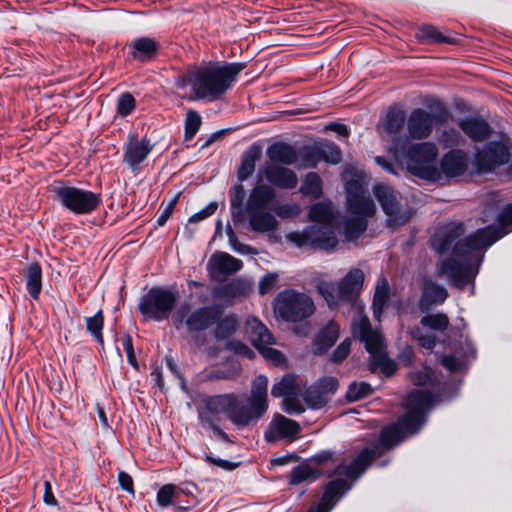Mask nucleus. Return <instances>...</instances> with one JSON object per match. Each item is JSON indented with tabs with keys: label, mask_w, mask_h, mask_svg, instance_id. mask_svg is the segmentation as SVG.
Wrapping results in <instances>:
<instances>
[{
	"label": "nucleus",
	"mask_w": 512,
	"mask_h": 512,
	"mask_svg": "<svg viewBox=\"0 0 512 512\" xmlns=\"http://www.w3.org/2000/svg\"><path fill=\"white\" fill-rule=\"evenodd\" d=\"M267 387V378L257 376L252 382L246 404L238 401L235 394L205 396L197 406L200 424L204 428L220 424L223 414L238 427L257 422L268 409Z\"/></svg>",
	"instance_id": "obj_1"
},
{
	"label": "nucleus",
	"mask_w": 512,
	"mask_h": 512,
	"mask_svg": "<svg viewBox=\"0 0 512 512\" xmlns=\"http://www.w3.org/2000/svg\"><path fill=\"white\" fill-rule=\"evenodd\" d=\"M464 233V223H449L435 234L432 241L433 248L440 254L446 253L452 249L453 256L440 264L438 275L446 277L453 285L461 290L471 281L469 267L471 256L474 252L481 250H470L465 246L458 249V245L467 241V237L461 239Z\"/></svg>",
	"instance_id": "obj_2"
},
{
	"label": "nucleus",
	"mask_w": 512,
	"mask_h": 512,
	"mask_svg": "<svg viewBox=\"0 0 512 512\" xmlns=\"http://www.w3.org/2000/svg\"><path fill=\"white\" fill-rule=\"evenodd\" d=\"M276 197L275 190L268 184H258L251 190L243 209L245 190L242 185L234 188L231 196V216L234 222L241 221L245 214L250 229L258 234L274 233L279 226L275 215L268 211Z\"/></svg>",
	"instance_id": "obj_3"
},
{
	"label": "nucleus",
	"mask_w": 512,
	"mask_h": 512,
	"mask_svg": "<svg viewBox=\"0 0 512 512\" xmlns=\"http://www.w3.org/2000/svg\"><path fill=\"white\" fill-rule=\"evenodd\" d=\"M434 396L428 390H414L405 399L406 413L396 424L382 429L380 444L390 449L406 436L415 434L425 423L426 414L432 408Z\"/></svg>",
	"instance_id": "obj_4"
},
{
	"label": "nucleus",
	"mask_w": 512,
	"mask_h": 512,
	"mask_svg": "<svg viewBox=\"0 0 512 512\" xmlns=\"http://www.w3.org/2000/svg\"><path fill=\"white\" fill-rule=\"evenodd\" d=\"M245 68L243 63H214L189 73L194 99L214 101L222 97Z\"/></svg>",
	"instance_id": "obj_5"
},
{
	"label": "nucleus",
	"mask_w": 512,
	"mask_h": 512,
	"mask_svg": "<svg viewBox=\"0 0 512 512\" xmlns=\"http://www.w3.org/2000/svg\"><path fill=\"white\" fill-rule=\"evenodd\" d=\"M309 217L316 223L301 232L288 233L287 241L297 247L311 246L326 251L334 249L338 240L330 225L333 219L332 208L327 204L317 203L310 208Z\"/></svg>",
	"instance_id": "obj_6"
},
{
	"label": "nucleus",
	"mask_w": 512,
	"mask_h": 512,
	"mask_svg": "<svg viewBox=\"0 0 512 512\" xmlns=\"http://www.w3.org/2000/svg\"><path fill=\"white\" fill-rule=\"evenodd\" d=\"M347 210L351 216L344 226L345 237L348 241L359 238L367 229V219L374 215L376 207L364 187L361 178H351L345 184Z\"/></svg>",
	"instance_id": "obj_7"
},
{
	"label": "nucleus",
	"mask_w": 512,
	"mask_h": 512,
	"mask_svg": "<svg viewBox=\"0 0 512 512\" xmlns=\"http://www.w3.org/2000/svg\"><path fill=\"white\" fill-rule=\"evenodd\" d=\"M313 299L306 293L295 289H285L274 301V312L287 322H300L315 313Z\"/></svg>",
	"instance_id": "obj_8"
},
{
	"label": "nucleus",
	"mask_w": 512,
	"mask_h": 512,
	"mask_svg": "<svg viewBox=\"0 0 512 512\" xmlns=\"http://www.w3.org/2000/svg\"><path fill=\"white\" fill-rule=\"evenodd\" d=\"M437 156L438 148L432 142L412 144L406 152L408 169L420 178L437 181L441 178V172L435 166Z\"/></svg>",
	"instance_id": "obj_9"
},
{
	"label": "nucleus",
	"mask_w": 512,
	"mask_h": 512,
	"mask_svg": "<svg viewBox=\"0 0 512 512\" xmlns=\"http://www.w3.org/2000/svg\"><path fill=\"white\" fill-rule=\"evenodd\" d=\"M354 334H357L366 350L373 358L372 365L380 368L385 374L391 375L396 370V365L383 353V337L377 329H373L368 317H360L354 324Z\"/></svg>",
	"instance_id": "obj_10"
},
{
	"label": "nucleus",
	"mask_w": 512,
	"mask_h": 512,
	"mask_svg": "<svg viewBox=\"0 0 512 512\" xmlns=\"http://www.w3.org/2000/svg\"><path fill=\"white\" fill-rule=\"evenodd\" d=\"M177 302V293L153 287L139 301L138 309L146 318L155 321L168 319Z\"/></svg>",
	"instance_id": "obj_11"
},
{
	"label": "nucleus",
	"mask_w": 512,
	"mask_h": 512,
	"mask_svg": "<svg viewBox=\"0 0 512 512\" xmlns=\"http://www.w3.org/2000/svg\"><path fill=\"white\" fill-rule=\"evenodd\" d=\"M449 113L442 103H437L434 113L422 108L411 111L407 119V132L410 138L423 140L428 138L438 123L446 122Z\"/></svg>",
	"instance_id": "obj_12"
},
{
	"label": "nucleus",
	"mask_w": 512,
	"mask_h": 512,
	"mask_svg": "<svg viewBox=\"0 0 512 512\" xmlns=\"http://www.w3.org/2000/svg\"><path fill=\"white\" fill-rule=\"evenodd\" d=\"M498 226H489L478 229L475 233L467 237V241L458 245V249L465 246L468 249H486L497 240L512 230V204L503 208L498 217Z\"/></svg>",
	"instance_id": "obj_13"
},
{
	"label": "nucleus",
	"mask_w": 512,
	"mask_h": 512,
	"mask_svg": "<svg viewBox=\"0 0 512 512\" xmlns=\"http://www.w3.org/2000/svg\"><path fill=\"white\" fill-rule=\"evenodd\" d=\"M374 195L380 203L384 213L388 216L390 226L405 224L412 218L411 210H402L400 194L389 185L380 183L373 188Z\"/></svg>",
	"instance_id": "obj_14"
},
{
	"label": "nucleus",
	"mask_w": 512,
	"mask_h": 512,
	"mask_svg": "<svg viewBox=\"0 0 512 512\" xmlns=\"http://www.w3.org/2000/svg\"><path fill=\"white\" fill-rule=\"evenodd\" d=\"M57 195L66 208L77 214L90 213L101 202L99 194L75 187H61Z\"/></svg>",
	"instance_id": "obj_15"
},
{
	"label": "nucleus",
	"mask_w": 512,
	"mask_h": 512,
	"mask_svg": "<svg viewBox=\"0 0 512 512\" xmlns=\"http://www.w3.org/2000/svg\"><path fill=\"white\" fill-rule=\"evenodd\" d=\"M364 282V273L359 268L351 269L346 276L338 283V290L341 302H348L352 304L357 310V315L353 320L352 328L354 329L355 322L358 323L360 317H367L363 315V304L358 302V297L361 292Z\"/></svg>",
	"instance_id": "obj_16"
},
{
	"label": "nucleus",
	"mask_w": 512,
	"mask_h": 512,
	"mask_svg": "<svg viewBox=\"0 0 512 512\" xmlns=\"http://www.w3.org/2000/svg\"><path fill=\"white\" fill-rule=\"evenodd\" d=\"M509 159L510 153L505 145L500 142H491L476 153L475 166L479 172L487 173L506 164Z\"/></svg>",
	"instance_id": "obj_17"
},
{
	"label": "nucleus",
	"mask_w": 512,
	"mask_h": 512,
	"mask_svg": "<svg viewBox=\"0 0 512 512\" xmlns=\"http://www.w3.org/2000/svg\"><path fill=\"white\" fill-rule=\"evenodd\" d=\"M300 430V425L297 421L281 414H276L269 423L264 438L269 443H275L280 440L292 442L298 438Z\"/></svg>",
	"instance_id": "obj_18"
},
{
	"label": "nucleus",
	"mask_w": 512,
	"mask_h": 512,
	"mask_svg": "<svg viewBox=\"0 0 512 512\" xmlns=\"http://www.w3.org/2000/svg\"><path fill=\"white\" fill-rule=\"evenodd\" d=\"M381 455V451L378 447L375 448H364L355 459L349 464H340L336 469V474L345 475L351 480L359 478L367 469V467Z\"/></svg>",
	"instance_id": "obj_19"
},
{
	"label": "nucleus",
	"mask_w": 512,
	"mask_h": 512,
	"mask_svg": "<svg viewBox=\"0 0 512 512\" xmlns=\"http://www.w3.org/2000/svg\"><path fill=\"white\" fill-rule=\"evenodd\" d=\"M461 131L473 142H483L488 139L493 128L481 115H468L457 122Z\"/></svg>",
	"instance_id": "obj_20"
},
{
	"label": "nucleus",
	"mask_w": 512,
	"mask_h": 512,
	"mask_svg": "<svg viewBox=\"0 0 512 512\" xmlns=\"http://www.w3.org/2000/svg\"><path fill=\"white\" fill-rule=\"evenodd\" d=\"M263 174L268 183L280 189L291 190L298 184L296 173L280 164L266 163Z\"/></svg>",
	"instance_id": "obj_21"
},
{
	"label": "nucleus",
	"mask_w": 512,
	"mask_h": 512,
	"mask_svg": "<svg viewBox=\"0 0 512 512\" xmlns=\"http://www.w3.org/2000/svg\"><path fill=\"white\" fill-rule=\"evenodd\" d=\"M243 263L241 260L231 256L226 252L214 253L207 262L209 275L216 279L219 276H229L241 270Z\"/></svg>",
	"instance_id": "obj_22"
},
{
	"label": "nucleus",
	"mask_w": 512,
	"mask_h": 512,
	"mask_svg": "<svg viewBox=\"0 0 512 512\" xmlns=\"http://www.w3.org/2000/svg\"><path fill=\"white\" fill-rule=\"evenodd\" d=\"M222 317V311L215 306L201 307L194 310L186 319L189 332L204 331Z\"/></svg>",
	"instance_id": "obj_23"
},
{
	"label": "nucleus",
	"mask_w": 512,
	"mask_h": 512,
	"mask_svg": "<svg viewBox=\"0 0 512 512\" xmlns=\"http://www.w3.org/2000/svg\"><path fill=\"white\" fill-rule=\"evenodd\" d=\"M351 488L346 479L338 478L330 481L324 490V494L315 507H311L307 512H329L342 495Z\"/></svg>",
	"instance_id": "obj_24"
},
{
	"label": "nucleus",
	"mask_w": 512,
	"mask_h": 512,
	"mask_svg": "<svg viewBox=\"0 0 512 512\" xmlns=\"http://www.w3.org/2000/svg\"><path fill=\"white\" fill-rule=\"evenodd\" d=\"M447 297L448 292L444 286L431 279H424L418 307L421 312H427L432 307L443 304Z\"/></svg>",
	"instance_id": "obj_25"
},
{
	"label": "nucleus",
	"mask_w": 512,
	"mask_h": 512,
	"mask_svg": "<svg viewBox=\"0 0 512 512\" xmlns=\"http://www.w3.org/2000/svg\"><path fill=\"white\" fill-rule=\"evenodd\" d=\"M152 149L153 145L149 139L143 138L138 141L133 137L126 145L124 162L133 169H137L138 165L146 159Z\"/></svg>",
	"instance_id": "obj_26"
},
{
	"label": "nucleus",
	"mask_w": 512,
	"mask_h": 512,
	"mask_svg": "<svg viewBox=\"0 0 512 512\" xmlns=\"http://www.w3.org/2000/svg\"><path fill=\"white\" fill-rule=\"evenodd\" d=\"M467 169V154L459 149L446 153L441 160L440 172L448 177L462 175Z\"/></svg>",
	"instance_id": "obj_27"
},
{
	"label": "nucleus",
	"mask_w": 512,
	"mask_h": 512,
	"mask_svg": "<svg viewBox=\"0 0 512 512\" xmlns=\"http://www.w3.org/2000/svg\"><path fill=\"white\" fill-rule=\"evenodd\" d=\"M246 333L256 349H262L264 346H270L274 343L272 334L266 326L256 318L247 320Z\"/></svg>",
	"instance_id": "obj_28"
},
{
	"label": "nucleus",
	"mask_w": 512,
	"mask_h": 512,
	"mask_svg": "<svg viewBox=\"0 0 512 512\" xmlns=\"http://www.w3.org/2000/svg\"><path fill=\"white\" fill-rule=\"evenodd\" d=\"M269 163L292 165L298 161V151L287 143L276 142L267 149Z\"/></svg>",
	"instance_id": "obj_29"
},
{
	"label": "nucleus",
	"mask_w": 512,
	"mask_h": 512,
	"mask_svg": "<svg viewBox=\"0 0 512 512\" xmlns=\"http://www.w3.org/2000/svg\"><path fill=\"white\" fill-rule=\"evenodd\" d=\"M340 326L334 321H330L315 337L314 353L322 354L330 349L339 338Z\"/></svg>",
	"instance_id": "obj_30"
},
{
	"label": "nucleus",
	"mask_w": 512,
	"mask_h": 512,
	"mask_svg": "<svg viewBox=\"0 0 512 512\" xmlns=\"http://www.w3.org/2000/svg\"><path fill=\"white\" fill-rule=\"evenodd\" d=\"M390 299V286L385 277L378 279L372 302L374 318L381 320L383 311L387 308Z\"/></svg>",
	"instance_id": "obj_31"
},
{
	"label": "nucleus",
	"mask_w": 512,
	"mask_h": 512,
	"mask_svg": "<svg viewBox=\"0 0 512 512\" xmlns=\"http://www.w3.org/2000/svg\"><path fill=\"white\" fill-rule=\"evenodd\" d=\"M261 154L262 147L258 143L252 144L243 154L241 165L238 169V179L240 181L247 180L254 173L256 162L260 159Z\"/></svg>",
	"instance_id": "obj_32"
},
{
	"label": "nucleus",
	"mask_w": 512,
	"mask_h": 512,
	"mask_svg": "<svg viewBox=\"0 0 512 512\" xmlns=\"http://www.w3.org/2000/svg\"><path fill=\"white\" fill-rule=\"evenodd\" d=\"M26 287L30 296L37 300L42 288V268L39 263H30L24 271Z\"/></svg>",
	"instance_id": "obj_33"
},
{
	"label": "nucleus",
	"mask_w": 512,
	"mask_h": 512,
	"mask_svg": "<svg viewBox=\"0 0 512 512\" xmlns=\"http://www.w3.org/2000/svg\"><path fill=\"white\" fill-rule=\"evenodd\" d=\"M416 38L423 43H449L454 44L456 40L452 37L445 36L442 32L431 24H423L418 27Z\"/></svg>",
	"instance_id": "obj_34"
},
{
	"label": "nucleus",
	"mask_w": 512,
	"mask_h": 512,
	"mask_svg": "<svg viewBox=\"0 0 512 512\" xmlns=\"http://www.w3.org/2000/svg\"><path fill=\"white\" fill-rule=\"evenodd\" d=\"M248 290V286L243 281L234 279L219 287L215 293V296L223 300H230L233 298L246 296Z\"/></svg>",
	"instance_id": "obj_35"
},
{
	"label": "nucleus",
	"mask_w": 512,
	"mask_h": 512,
	"mask_svg": "<svg viewBox=\"0 0 512 512\" xmlns=\"http://www.w3.org/2000/svg\"><path fill=\"white\" fill-rule=\"evenodd\" d=\"M300 391L299 385L296 383V377L291 374H286L282 379L275 383L271 389V394L274 397H289L296 395Z\"/></svg>",
	"instance_id": "obj_36"
},
{
	"label": "nucleus",
	"mask_w": 512,
	"mask_h": 512,
	"mask_svg": "<svg viewBox=\"0 0 512 512\" xmlns=\"http://www.w3.org/2000/svg\"><path fill=\"white\" fill-rule=\"evenodd\" d=\"M320 475L317 469L312 468L307 463H301L300 465L293 468L289 474V483L291 485H298L305 481H314Z\"/></svg>",
	"instance_id": "obj_37"
},
{
	"label": "nucleus",
	"mask_w": 512,
	"mask_h": 512,
	"mask_svg": "<svg viewBox=\"0 0 512 512\" xmlns=\"http://www.w3.org/2000/svg\"><path fill=\"white\" fill-rule=\"evenodd\" d=\"M133 48V57L141 61H145L155 55L157 51V44L153 39L144 37L136 39L133 43Z\"/></svg>",
	"instance_id": "obj_38"
},
{
	"label": "nucleus",
	"mask_w": 512,
	"mask_h": 512,
	"mask_svg": "<svg viewBox=\"0 0 512 512\" xmlns=\"http://www.w3.org/2000/svg\"><path fill=\"white\" fill-rule=\"evenodd\" d=\"M316 290L325 299L331 309L336 308L341 302L338 286H335L333 282L318 281Z\"/></svg>",
	"instance_id": "obj_39"
},
{
	"label": "nucleus",
	"mask_w": 512,
	"mask_h": 512,
	"mask_svg": "<svg viewBox=\"0 0 512 512\" xmlns=\"http://www.w3.org/2000/svg\"><path fill=\"white\" fill-rule=\"evenodd\" d=\"M298 160L301 168H315L321 161L318 143L301 147L298 151Z\"/></svg>",
	"instance_id": "obj_40"
},
{
	"label": "nucleus",
	"mask_w": 512,
	"mask_h": 512,
	"mask_svg": "<svg viewBox=\"0 0 512 512\" xmlns=\"http://www.w3.org/2000/svg\"><path fill=\"white\" fill-rule=\"evenodd\" d=\"M437 140L445 149L457 147L465 143V138L453 127H446L442 129L438 134Z\"/></svg>",
	"instance_id": "obj_41"
},
{
	"label": "nucleus",
	"mask_w": 512,
	"mask_h": 512,
	"mask_svg": "<svg viewBox=\"0 0 512 512\" xmlns=\"http://www.w3.org/2000/svg\"><path fill=\"white\" fill-rule=\"evenodd\" d=\"M214 330V337L218 340L225 339L236 332L239 326L238 319L235 315H228L223 319H219Z\"/></svg>",
	"instance_id": "obj_42"
},
{
	"label": "nucleus",
	"mask_w": 512,
	"mask_h": 512,
	"mask_svg": "<svg viewBox=\"0 0 512 512\" xmlns=\"http://www.w3.org/2000/svg\"><path fill=\"white\" fill-rule=\"evenodd\" d=\"M405 123L404 111L400 108H390L387 111L384 128L390 134L398 133Z\"/></svg>",
	"instance_id": "obj_43"
},
{
	"label": "nucleus",
	"mask_w": 512,
	"mask_h": 512,
	"mask_svg": "<svg viewBox=\"0 0 512 512\" xmlns=\"http://www.w3.org/2000/svg\"><path fill=\"white\" fill-rule=\"evenodd\" d=\"M300 192L304 195L319 198L322 195V180L315 172L308 173L300 187Z\"/></svg>",
	"instance_id": "obj_44"
},
{
	"label": "nucleus",
	"mask_w": 512,
	"mask_h": 512,
	"mask_svg": "<svg viewBox=\"0 0 512 512\" xmlns=\"http://www.w3.org/2000/svg\"><path fill=\"white\" fill-rule=\"evenodd\" d=\"M421 325L436 332H444L449 324V318L444 313L427 314L421 318Z\"/></svg>",
	"instance_id": "obj_45"
},
{
	"label": "nucleus",
	"mask_w": 512,
	"mask_h": 512,
	"mask_svg": "<svg viewBox=\"0 0 512 512\" xmlns=\"http://www.w3.org/2000/svg\"><path fill=\"white\" fill-rule=\"evenodd\" d=\"M321 161L329 164H338L342 161V152L333 142H318Z\"/></svg>",
	"instance_id": "obj_46"
},
{
	"label": "nucleus",
	"mask_w": 512,
	"mask_h": 512,
	"mask_svg": "<svg viewBox=\"0 0 512 512\" xmlns=\"http://www.w3.org/2000/svg\"><path fill=\"white\" fill-rule=\"evenodd\" d=\"M304 400L311 408L319 409L327 403L328 396L324 394L316 384H314L305 391Z\"/></svg>",
	"instance_id": "obj_47"
},
{
	"label": "nucleus",
	"mask_w": 512,
	"mask_h": 512,
	"mask_svg": "<svg viewBox=\"0 0 512 512\" xmlns=\"http://www.w3.org/2000/svg\"><path fill=\"white\" fill-rule=\"evenodd\" d=\"M86 328L90 332L97 342L103 345L102 329L104 324V316L101 310H99L94 316L86 318Z\"/></svg>",
	"instance_id": "obj_48"
},
{
	"label": "nucleus",
	"mask_w": 512,
	"mask_h": 512,
	"mask_svg": "<svg viewBox=\"0 0 512 512\" xmlns=\"http://www.w3.org/2000/svg\"><path fill=\"white\" fill-rule=\"evenodd\" d=\"M372 393L371 386L366 382H354L351 383L346 392V398L348 401H358Z\"/></svg>",
	"instance_id": "obj_49"
},
{
	"label": "nucleus",
	"mask_w": 512,
	"mask_h": 512,
	"mask_svg": "<svg viewBox=\"0 0 512 512\" xmlns=\"http://www.w3.org/2000/svg\"><path fill=\"white\" fill-rule=\"evenodd\" d=\"M201 126V116L195 110H189L185 119V140H191Z\"/></svg>",
	"instance_id": "obj_50"
},
{
	"label": "nucleus",
	"mask_w": 512,
	"mask_h": 512,
	"mask_svg": "<svg viewBox=\"0 0 512 512\" xmlns=\"http://www.w3.org/2000/svg\"><path fill=\"white\" fill-rule=\"evenodd\" d=\"M226 234H227L229 243L234 251H236L240 254H247V255L257 254V250L254 247L247 245V244H242L238 241V238H237L235 232L233 231V229L230 226L226 229Z\"/></svg>",
	"instance_id": "obj_51"
},
{
	"label": "nucleus",
	"mask_w": 512,
	"mask_h": 512,
	"mask_svg": "<svg viewBox=\"0 0 512 512\" xmlns=\"http://www.w3.org/2000/svg\"><path fill=\"white\" fill-rule=\"evenodd\" d=\"M273 211L278 217L286 219L298 216L301 212V208L296 203H285L273 207Z\"/></svg>",
	"instance_id": "obj_52"
},
{
	"label": "nucleus",
	"mask_w": 512,
	"mask_h": 512,
	"mask_svg": "<svg viewBox=\"0 0 512 512\" xmlns=\"http://www.w3.org/2000/svg\"><path fill=\"white\" fill-rule=\"evenodd\" d=\"M175 489L176 487L173 484H166L161 487L157 493V503L162 507L171 505L172 499L176 496Z\"/></svg>",
	"instance_id": "obj_53"
},
{
	"label": "nucleus",
	"mask_w": 512,
	"mask_h": 512,
	"mask_svg": "<svg viewBox=\"0 0 512 512\" xmlns=\"http://www.w3.org/2000/svg\"><path fill=\"white\" fill-rule=\"evenodd\" d=\"M135 108V99L130 93H124L118 100L117 112L121 116L129 115Z\"/></svg>",
	"instance_id": "obj_54"
},
{
	"label": "nucleus",
	"mask_w": 512,
	"mask_h": 512,
	"mask_svg": "<svg viewBox=\"0 0 512 512\" xmlns=\"http://www.w3.org/2000/svg\"><path fill=\"white\" fill-rule=\"evenodd\" d=\"M410 333L425 349H432L436 345V337L433 334H423L420 328H414Z\"/></svg>",
	"instance_id": "obj_55"
},
{
	"label": "nucleus",
	"mask_w": 512,
	"mask_h": 512,
	"mask_svg": "<svg viewBox=\"0 0 512 512\" xmlns=\"http://www.w3.org/2000/svg\"><path fill=\"white\" fill-rule=\"evenodd\" d=\"M351 351V340L349 338L342 341L331 355V361L339 364L347 358Z\"/></svg>",
	"instance_id": "obj_56"
},
{
	"label": "nucleus",
	"mask_w": 512,
	"mask_h": 512,
	"mask_svg": "<svg viewBox=\"0 0 512 512\" xmlns=\"http://www.w3.org/2000/svg\"><path fill=\"white\" fill-rule=\"evenodd\" d=\"M324 394L329 396L338 388V380L335 377H323L315 383Z\"/></svg>",
	"instance_id": "obj_57"
},
{
	"label": "nucleus",
	"mask_w": 512,
	"mask_h": 512,
	"mask_svg": "<svg viewBox=\"0 0 512 512\" xmlns=\"http://www.w3.org/2000/svg\"><path fill=\"white\" fill-rule=\"evenodd\" d=\"M283 409L288 414H301L304 412V407L301 402L291 396L283 399Z\"/></svg>",
	"instance_id": "obj_58"
},
{
	"label": "nucleus",
	"mask_w": 512,
	"mask_h": 512,
	"mask_svg": "<svg viewBox=\"0 0 512 512\" xmlns=\"http://www.w3.org/2000/svg\"><path fill=\"white\" fill-rule=\"evenodd\" d=\"M123 346L126 352L128 362L134 367L138 368L137 359L133 349L132 338L130 335H125L123 338Z\"/></svg>",
	"instance_id": "obj_59"
},
{
	"label": "nucleus",
	"mask_w": 512,
	"mask_h": 512,
	"mask_svg": "<svg viewBox=\"0 0 512 512\" xmlns=\"http://www.w3.org/2000/svg\"><path fill=\"white\" fill-rule=\"evenodd\" d=\"M432 373L430 370L424 369L411 374V382L416 386H425L431 381Z\"/></svg>",
	"instance_id": "obj_60"
},
{
	"label": "nucleus",
	"mask_w": 512,
	"mask_h": 512,
	"mask_svg": "<svg viewBox=\"0 0 512 512\" xmlns=\"http://www.w3.org/2000/svg\"><path fill=\"white\" fill-rule=\"evenodd\" d=\"M278 279V275L276 273H270L265 275L259 282V292L260 294H265L271 290V288L276 284Z\"/></svg>",
	"instance_id": "obj_61"
},
{
	"label": "nucleus",
	"mask_w": 512,
	"mask_h": 512,
	"mask_svg": "<svg viewBox=\"0 0 512 512\" xmlns=\"http://www.w3.org/2000/svg\"><path fill=\"white\" fill-rule=\"evenodd\" d=\"M258 350L266 359H269L276 364L284 362V355L276 349L270 348L269 346H264V348Z\"/></svg>",
	"instance_id": "obj_62"
},
{
	"label": "nucleus",
	"mask_w": 512,
	"mask_h": 512,
	"mask_svg": "<svg viewBox=\"0 0 512 512\" xmlns=\"http://www.w3.org/2000/svg\"><path fill=\"white\" fill-rule=\"evenodd\" d=\"M179 198V195L175 196L167 205L166 207L163 209L162 213L160 214V216L158 217L157 219V222L160 226L164 225L166 223V221L168 220V218L171 216L174 208H175V205L177 203V200Z\"/></svg>",
	"instance_id": "obj_63"
},
{
	"label": "nucleus",
	"mask_w": 512,
	"mask_h": 512,
	"mask_svg": "<svg viewBox=\"0 0 512 512\" xmlns=\"http://www.w3.org/2000/svg\"><path fill=\"white\" fill-rule=\"evenodd\" d=\"M441 364L447 368L450 371H458L461 368V361L453 356V355H446L442 358Z\"/></svg>",
	"instance_id": "obj_64"
}]
</instances>
